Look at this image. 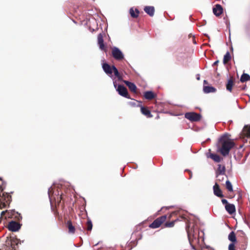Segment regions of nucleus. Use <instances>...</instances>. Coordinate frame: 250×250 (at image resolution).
<instances>
[{"mask_svg": "<svg viewBox=\"0 0 250 250\" xmlns=\"http://www.w3.org/2000/svg\"><path fill=\"white\" fill-rule=\"evenodd\" d=\"M221 201L223 204L225 205V206H227V205H229V204L228 203V201L225 199H222Z\"/></svg>", "mask_w": 250, "mask_h": 250, "instance_id": "nucleus-37", "label": "nucleus"}, {"mask_svg": "<svg viewBox=\"0 0 250 250\" xmlns=\"http://www.w3.org/2000/svg\"><path fill=\"white\" fill-rule=\"evenodd\" d=\"M175 214H176V212H172L171 213H170V214L168 215V218H167V219H168V220H169L170 219V218L172 217V216L173 215Z\"/></svg>", "mask_w": 250, "mask_h": 250, "instance_id": "nucleus-38", "label": "nucleus"}, {"mask_svg": "<svg viewBox=\"0 0 250 250\" xmlns=\"http://www.w3.org/2000/svg\"><path fill=\"white\" fill-rule=\"evenodd\" d=\"M112 73L113 72L115 76L118 79L119 81L122 80V77L119 73L118 69L114 65H112Z\"/></svg>", "mask_w": 250, "mask_h": 250, "instance_id": "nucleus-25", "label": "nucleus"}, {"mask_svg": "<svg viewBox=\"0 0 250 250\" xmlns=\"http://www.w3.org/2000/svg\"><path fill=\"white\" fill-rule=\"evenodd\" d=\"M226 211L230 215L233 214L236 211L235 207L232 204H229L225 207Z\"/></svg>", "mask_w": 250, "mask_h": 250, "instance_id": "nucleus-15", "label": "nucleus"}, {"mask_svg": "<svg viewBox=\"0 0 250 250\" xmlns=\"http://www.w3.org/2000/svg\"><path fill=\"white\" fill-rule=\"evenodd\" d=\"M229 137V135L227 134L222 135L219 139L217 145V152L223 156L228 155L230 149L235 146L234 142Z\"/></svg>", "mask_w": 250, "mask_h": 250, "instance_id": "nucleus-1", "label": "nucleus"}, {"mask_svg": "<svg viewBox=\"0 0 250 250\" xmlns=\"http://www.w3.org/2000/svg\"><path fill=\"white\" fill-rule=\"evenodd\" d=\"M141 112L143 115L146 116L147 118H151L153 116L151 114L150 110L148 109L147 107L141 106Z\"/></svg>", "mask_w": 250, "mask_h": 250, "instance_id": "nucleus-16", "label": "nucleus"}, {"mask_svg": "<svg viewBox=\"0 0 250 250\" xmlns=\"http://www.w3.org/2000/svg\"><path fill=\"white\" fill-rule=\"evenodd\" d=\"M11 247L14 250H16L18 248V245L20 243V240L16 238H11Z\"/></svg>", "mask_w": 250, "mask_h": 250, "instance_id": "nucleus-13", "label": "nucleus"}, {"mask_svg": "<svg viewBox=\"0 0 250 250\" xmlns=\"http://www.w3.org/2000/svg\"><path fill=\"white\" fill-rule=\"evenodd\" d=\"M208 83V82L206 81V80H204V84H207Z\"/></svg>", "mask_w": 250, "mask_h": 250, "instance_id": "nucleus-42", "label": "nucleus"}, {"mask_svg": "<svg viewBox=\"0 0 250 250\" xmlns=\"http://www.w3.org/2000/svg\"><path fill=\"white\" fill-rule=\"evenodd\" d=\"M189 226L187 225L186 227V230H187L188 233V232H189Z\"/></svg>", "mask_w": 250, "mask_h": 250, "instance_id": "nucleus-40", "label": "nucleus"}, {"mask_svg": "<svg viewBox=\"0 0 250 250\" xmlns=\"http://www.w3.org/2000/svg\"><path fill=\"white\" fill-rule=\"evenodd\" d=\"M21 216L20 215H19V218H18L19 220H20V219H21Z\"/></svg>", "mask_w": 250, "mask_h": 250, "instance_id": "nucleus-44", "label": "nucleus"}, {"mask_svg": "<svg viewBox=\"0 0 250 250\" xmlns=\"http://www.w3.org/2000/svg\"><path fill=\"white\" fill-rule=\"evenodd\" d=\"M98 42L101 49L105 50L106 47L104 44L103 35L102 33L98 35Z\"/></svg>", "mask_w": 250, "mask_h": 250, "instance_id": "nucleus-12", "label": "nucleus"}, {"mask_svg": "<svg viewBox=\"0 0 250 250\" xmlns=\"http://www.w3.org/2000/svg\"><path fill=\"white\" fill-rule=\"evenodd\" d=\"M144 10L149 16H153L155 11V9L153 6H146L144 8Z\"/></svg>", "mask_w": 250, "mask_h": 250, "instance_id": "nucleus-17", "label": "nucleus"}, {"mask_svg": "<svg viewBox=\"0 0 250 250\" xmlns=\"http://www.w3.org/2000/svg\"><path fill=\"white\" fill-rule=\"evenodd\" d=\"M231 59L230 53L228 51L224 56L223 63L224 64L227 63Z\"/></svg>", "mask_w": 250, "mask_h": 250, "instance_id": "nucleus-27", "label": "nucleus"}, {"mask_svg": "<svg viewBox=\"0 0 250 250\" xmlns=\"http://www.w3.org/2000/svg\"><path fill=\"white\" fill-rule=\"evenodd\" d=\"M117 90L120 95L128 99L130 98L127 90L124 86L119 85Z\"/></svg>", "mask_w": 250, "mask_h": 250, "instance_id": "nucleus-6", "label": "nucleus"}, {"mask_svg": "<svg viewBox=\"0 0 250 250\" xmlns=\"http://www.w3.org/2000/svg\"><path fill=\"white\" fill-rule=\"evenodd\" d=\"M54 200L55 202L56 206L57 205L59 206L60 203L61 202V201H62L63 202L64 200V195L61 193L60 195L58 193V195L57 196V198L54 197Z\"/></svg>", "mask_w": 250, "mask_h": 250, "instance_id": "nucleus-19", "label": "nucleus"}, {"mask_svg": "<svg viewBox=\"0 0 250 250\" xmlns=\"http://www.w3.org/2000/svg\"><path fill=\"white\" fill-rule=\"evenodd\" d=\"M80 230L83 231V230L81 228L80 229Z\"/></svg>", "mask_w": 250, "mask_h": 250, "instance_id": "nucleus-46", "label": "nucleus"}, {"mask_svg": "<svg viewBox=\"0 0 250 250\" xmlns=\"http://www.w3.org/2000/svg\"><path fill=\"white\" fill-rule=\"evenodd\" d=\"M224 176L227 177L225 174L216 175V177L217 178V181L218 182L223 181L224 179Z\"/></svg>", "mask_w": 250, "mask_h": 250, "instance_id": "nucleus-32", "label": "nucleus"}, {"mask_svg": "<svg viewBox=\"0 0 250 250\" xmlns=\"http://www.w3.org/2000/svg\"><path fill=\"white\" fill-rule=\"evenodd\" d=\"M185 117L192 122H197L200 120L201 116L195 112H188L185 114Z\"/></svg>", "mask_w": 250, "mask_h": 250, "instance_id": "nucleus-4", "label": "nucleus"}, {"mask_svg": "<svg viewBox=\"0 0 250 250\" xmlns=\"http://www.w3.org/2000/svg\"><path fill=\"white\" fill-rule=\"evenodd\" d=\"M250 80V76L249 74L243 73L241 77L240 81L242 83H244Z\"/></svg>", "mask_w": 250, "mask_h": 250, "instance_id": "nucleus-26", "label": "nucleus"}, {"mask_svg": "<svg viewBox=\"0 0 250 250\" xmlns=\"http://www.w3.org/2000/svg\"><path fill=\"white\" fill-rule=\"evenodd\" d=\"M234 78L232 76H231L230 78L228 80V82L226 84V89L227 90L231 92L232 90V87L234 85Z\"/></svg>", "mask_w": 250, "mask_h": 250, "instance_id": "nucleus-11", "label": "nucleus"}, {"mask_svg": "<svg viewBox=\"0 0 250 250\" xmlns=\"http://www.w3.org/2000/svg\"><path fill=\"white\" fill-rule=\"evenodd\" d=\"M226 187L229 191H233L232 186L229 181L227 180L226 182Z\"/></svg>", "mask_w": 250, "mask_h": 250, "instance_id": "nucleus-31", "label": "nucleus"}, {"mask_svg": "<svg viewBox=\"0 0 250 250\" xmlns=\"http://www.w3.org/2000/svg\"><path fill=\"white\" fill-rule=\"evenodd\" d=\"M203 91L205 93H214L216 91V89L213 86H204Z\"/></svg>", "mask_w": 250, "mask_h": 250, "instance_id": "nucleus-22", "label": "nucleus"}, {"mask_svg": "<svg viewBox=\"0 0 250 250\" xmlns=\"http://www.w3.org/2000/svg\"><path fill=\"white\" fill-rule=\"evenodd\" d=\"M93 227V225L90 219L88 218L86 224V229L88 231H91Z\"/></svg>", "mask_w": 250, "mask_h": 250, "instance_id": "nucleus-30", "label": "nucleus"}, {"mask_svg": "<svg viewBox=\"0 0 250 250\" xmlns=\"http://www.w3.org/2000/svg\"><path fill=\"white\" fill-rule=\"evenodd\" d=\"M3 190V182L1 179H0V198L1 197V194Z\"/></svg>", "mask_w": 250, "mask_h": 250, "instance_id": "nucleus-34", "label": "nucleus"}, {"mask_svg": "<svg viewBox=\"0 0 250 250\" xmlns=\"http://www.w3.org/2000/svg\"><path fill=\"white\" fill-rule=\"evenodd\" d=\"M102 67L106 74L107 75H111L112 74V66H111L107 63H104Z\"/></svg>", "mask_w": 250, "mask_h": 250, "instance_id": "nucleus-14", "label": "nucleus"}, {"mask_svg": "<svg viewBox=\"0 0 250 250\" xmlns=\"http://www.w3.org/2000/svg\"><path fill=\"white\" fill-rule=\"evenodd\" d=\"M223 11L222 6L219 4H216L213 8V14L217 17L220 16L223 13Z\"/></svg>", "mask_w": 250, "mask_h": 250, "instance_id": "nucleus-9", "label": "nucleus"}, {"mask_svg": "<svg viewBox=\"0 0 250 250\" xmlns=\"http://www.w3.org/2000/svg\"><path fill=\"white\" fill-rule=\"evenodd\" d=\"M213 192L214 195L216 196L222 198L224 197V195L222 193V191L221 190L219 185L216 183L213 187Z\"/></svg>", "mask_w": 250, "mask_h": 250, "instance_id": "nucleus-8", "label": "nucleus"}, {"mask_svg": "<svg viewBox=\"0 0 250 250\" xmlns=\"http://www.w3.org/2000/svg\"><path fill=\"white\" fill-rule=\"evenodd\" d=\"M193 42L194 43H195V44L196 43V41H195V38L193 39Z\"/></svg>", "mask_w": 250, "mask_h": 250, "instance_id": "nucleus-43", "label": "nucleus"}, {"mask_svg": "<svg viewBox=\"0 0 250 250\" xmlns=\"http://www.w3.org/2000/svg\"><path fill=\"white\" fill-rule=\"evenodd\" d=\"M164 208H161V210L163 209Z\"/></svg>", "mask_w": 250, "mask_h": 250, "instance_id": "nucleus-47", "label": "nucleus"}, {"mask_svg": "<svg viewBox=\"0 0 250 250\" xmlns=\"http://www.w3.org/2000/svg\"><path fill=\"white\" fill-rule=\"evenodd\" d=\"M139 11L138 9L135 8V9L133 8H131L129 9V14L130 16L133 18H137L138 17L139 15Z\"/></svg>", "mask_w": 250, "mask_h": 250, "instance_id": "nucleus-21", "label": "nucleus"}, {"mask_svg": "<svg viewBox=\"0 0 250 250\" xmlns=\"http://www.w3.org/2000/svg\"><path fill=\"white\" fill-rule=\"evenodd\" d=\"M66 226L68 229V232L70 233H74L75 231V227L73 225L71 221L68 220L66 223Z\"/></svg>", "mask_w": 250, "mask_h": 250, "instance_id": "nucleus-18", "label": "nucleus"}, {"mask_svg": "<svg viewBox=\"0 0 250 250\" xmlns=\"http://www.w3.org/2000/svg\"><path fill=\"white\" fill-rule=\"evenodd\" d=\"M219 62V61H215L213 63V65H216L218 64Z\"/></svg>", "mask_w": 250, "mask_h": 250, "instance_id": "nucleus-41", "label": "nucleus"}, {"mask_svg": "<svg viewBox=\"0 0 250 250\" xmlns=\"http://www.w3.org/2000/svg\"><path fill=\"white\" fill-rule=\"evenodd\" d=\"M233 197H234L233 196H230L229 197V198H233Z\"/></svg>", "mask_w": 250, "mask_h": 250, "instance_id": "nucleus-45", "label": "nucleus"}, {"mask_svg": "<svg viewBox=\"0 0 250 250\" xmlns=\"http://www.w3.org/2000/svg\"><path fill=\"white\" fill-rule=\"evenodd\" d=\"M21 227V225L17 222L11 221L7 225V228L12 231H16L19 230Z\"/></svg>", "mask_w": 250, "mask_h": 250, "instance_id": "nucleus-5", "label": "nucleus"}, {"mask_svg": "<svg viewBox=\"0 0 250 250\" xmlns=\"http://www.w3.org/2000/svg\"><path fill=\"white\" fill-rule=\"evenodd\" d=\"M167 218V215L157 218L149 225V227L152 229H156L160 227L162 224L166 221Z\"/></svg>", "mask_w": 250, "mask_h": 250, "instance_id": "nucleus-2", "label": "nucleus"}, {"mask_svg": "<svg viewBox=\"0 0 250 250\" xmlns=\"http://www.w3.org/2000/svg\"><path fill=\"white\" fill-rule=\"evenodd\" d=\"M243 135L248 138H250V125H245L243 129Z\"/></svg>", "mask_w": 250, "mask_h": 250, "instance_id": "nucleus-20", "label": "nucleus"}, {"mask_svg": "<svg viewBox=\"0 0 250 250\" xmlns=\"http://www.w3.org/2000/svg\"><path fill=\"white\" fill-rule=\"evenodd\" d=\"M247 242L245 238H244V243L241 245L240 249L241 250H246L247 248Z\"/></svg>", "mask_w": 250, "mask_h": 250, "instance_id": "nucleus-33", "label": "nucleus"}, {"mask_svg": "<svg viewBox=\"0 0 250 250\" xmlns=\"http://www.w3.org/2000/svg\"><path fill=\"white\" fill-rule=\"evenodd\" d=\"M211 150L209 149V152L207 154V157L210 158L214 162L217 163L220 162L223 160V158L221 157L219 155L216 154L212 153L210 152Z\"/></svg>", "mask_w": 250, "mask_h": 250, "instance_id": "nucleus-7", "label": "nucleus"}, {"mask_svg": "<svg viewBox=\"0 0 250 250\" xmlns=\"http://www.w3.org/2000/svg\"><path fill=\"white\" fill-rule=\"evenodd\" d=\"M123 82L128 86V88L131 92L134 93H136L137 92V88L134 83L127 81H124Z\"/></svg>", "mask_w": 250, "mask_h": 250, "instance_id": "nucleus-10", "label": "nucleus"}, {"mask_svg": "<svg viewBox=\"0 0 250 250\" xmlns=\"http://www.w3.org/2000/svg\"><path fill=\"white\" fill-rule=\"evenodd\" d=\"M144 97L147 100H152L155 98V95L154 93L150 91H146L144 93Z\"/></svg>", "mask_w": 250, "mask_h": 250, "instance_id": "nucleus-23", "label": "nucleus"}, {"mask_svg": "<svg viewBox=\"0 0 250 250\" xmlns=\"http://www.w3.org/2000/svg\"><path fill=\"white\" fill-rule=\"evenodd\" d=\"M229 250H235V246L233 243H231L229 245Z\"/></svg>", "mask_w": 250, "mask_h": 250, "instance_id": "nucleus-36", "label": "nucleus"}, {"mask_svg": "<svg viewBox=\"0 0 250 250\" xmlns=\"http://www.w3.org/2000/svg\"><path fill=\"white\" fill-rule=\"evenodd\" d=\"M226 167L221 165H218V168L216 171V175L225 174Z\"/></svg>", "mask_w": 250, "mask_h": 250, "instance_id": "nucleus-24", "label": "nucleus"}, {"mask_svg": "<svg viewBox=\"0 0 250 250\" xmlns=\"http://www.w3.org/2000/svg\"><path fill=\"white\" fill-rule=\"evenodd\" d=\"M228 239L231 242L234 243L236 242V235L233 231H231L229 235Z\"/></svg>", "mask_w": 250, "mask_h": 250, "instance_id": "nucleus-28", "label": "nucleus"}, {"mask_svg": "<svg viewBox=\"0 0 250 250\" xmlns=\"http://www.w3.org/2000/svg\"><path fill=\"white\" fill-rule=\"evenodd\" d=\"M48 194L49 198L50 199V201L53 200V193H52V189L51 188H49L48 190Z\"/></svg>", "mask_w": 250, "mask_h": 250, "instance_id": "nucleus-35", "label": "nucleus"}, {"mask_svg": "<svg viewBox=\"0 0 250 250\" xmlns=\"http://www.w3.org/2000/svg\"><path fill=\"white\" fill-rule=\"evenodd\" d=\"M177 220L178 219H175L171 222L167 221L164 224V226L166 228H172L174 226L175 223L177 222Z\"/></svg>", "mask_w": 250, "mask_h": 250, "instance_id": "nucleus-29", "label": "nucleus"}, {"mask_svg": "<svg viewBox=\"0 0 250 250\" xmlns=\"http://www.w3.org/2000/svg\"><path fill=\"white\" fill-rule=\"evenodd\" d=\"M112 56L117 61H121L124 59V55L123 52L117 47H113L112 48Z\"/></svg>", "mask_w": 250, "mask_h": 250, "instance_id": "nucleus-3", "label": "nucleus"}, {"mask_svg": "<svg viewBox=\"0 0 250 250\" xmlns=\"http://www.w3.org/2000/svg\"><path fill=\"white\" fill-rule=\"evenodd\" d=\"M52 210L54 211V213L55 215H56L58 213V211L56 210H55L54 208H52Z\"/></svg>", "mask_w": 250, "mask_h": 250, "instance_id": "nucleus-39", "label": "nucleus"}]
</instances>
